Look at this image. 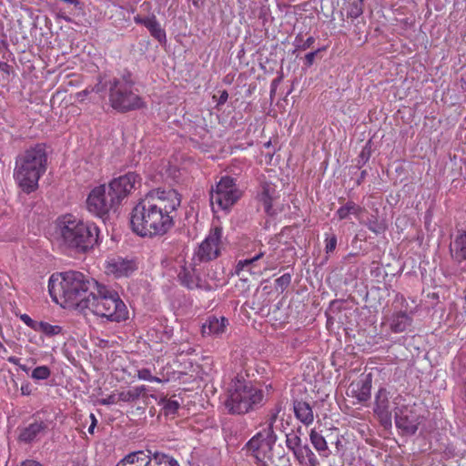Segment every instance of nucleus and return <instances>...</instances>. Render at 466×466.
I'll return each instance as SVG.
<instances>
[{
  "label": "nucleus",
  "instance_id": "obj_1",
  "mask_svg": "<svg viewBox=\"0 0 466 466\" xmlns=\"http://www.w3.org/2000/svg\"><path fill=\"white\" fill-rule=\"evenodd\" d=\"M181 198L175 189L157 188L140 198L130 212V228L142 238L166 235L175 226Z\"/></svg>",
  "mask_w": 466,
  "mask_h": 466
},
{
  "label": "nucleus",
  "instance_id": "obj_2",
  "mask_svg": "<svg viewBox=\"0 0 466 466\" xmlns=\"http://www.w3.org/2000/svg\"><path fill=\"white\" fill-rule=\"evenodd\" d=\"M92 90L96 93L107 90L110 106L119 113L136 111L147 106L144 98L135 90V81L130 73L120 77L107 78L106 76H99Z\"/></svg>",
  "mask_w": 466,
  "mask_h": 466
},
{
  "label": "nucleus",
  "instance_id": "obj_3",
  "mask_svg": "<svg viewBox=\"0 0 466 466\" xmlns=\"http://www.w3.org/2000/svg\"><path fill=\"white\" fill-rule=\"evenodd\" d=\"M97 281L82 272L69 270L52 275L48 282V290L53 300L63 307L75 308L83 299V296L95 289Z\"/></svg>",
  "mask_w": 466,
  "mask_h": 466
},
{
  "label": "nucleus",
  "instance_id": "obj_4",
  "mask_svg": "<svg viewBox=\"0 0 466 466\" xmlns=\"http://www.w3.org/2000/svg\"><path fill=\"white\" fill-rule=\"evenodd\" d=\"M95 290L77 305V310L85 315L92 313L112 322H121L128 319V310L118 293L97 282Z\"/></svg>",
  "mask_w": 466,
  "mask_h": 466
},
{
  "label": "nucleus",
  "instance_id": "obj_5",
  "mask_svg": "<svg viewBox=\"0 0 466 466\" xmlns=\"http://www.w3.org/2000/svg\"><path fill=\"white\" fill-rule=\"evenodd\" d=\"M57 232L67 248L80 254L92 249L97 244L99 236V228L94 222L73 214L58 218Z\"/></svg>",
  "mask_w": 466,
  "mask_h": 466
},
{
  "label": "nucleus",
  "instance_id": "obj_6",
  "mask_svg": "<svg viewBox=\"0 0 466 466\" xmlns=\"http://www.w3.org/2000/svg\"><path fill=\"white\" fill-rule=\"evenodd\" d=\"M46 165L47 154L44 144L26 149L16 160L15 177L24 191L30 193L35 190L40 177L46 170Z\"/></svg>",
  "mask_w": 466,
  "mask_h": 466
},
{
  "label": "nucleus",
  "instance_id": "obj_7",
  "mask_svg": "<svg viewBox=\"0 0 466 466\" xmlns=\"http://www.w3.org/2000/svg\"><path fill=\"white\" fill-rule=\"evenodd\" d=\"M263 390L237 376L231 382L226 407L233 414H246L262 404Z\"/></svg>",
  "mask_w": 466,
  "mask_h": 466
},
{
  "label": "nucleus",
  "instance_id": "obj_8",
  "mask_svg": "<svg viewBox=\"0 0 466 466\" xmlns=\"http://www.w3.org/2000/svg\"><path fill=\"white\" fill-rule=\"evenodd\" d=\"M241 197V191L235 180L223 177L210 190V204L213 212L228 210Z\"/></svg>",
  "mask_w": 466,
  "mask_h": 466
},
{
  "label": "nucleus",
  "instance_id": "obj_9",
  "mask_svg": "<svg viewBox=\"0 0 466 466\" xmlns=\"http://www.w3.org/2000/svg\"><path fill=\"white\" fill-rule=\"evenodd\" d=\"M276 441L274 431L261 430L247 442V454L254 459L256 466H268L266 460L270 457Z\"/></svg>",
  "mask_w": 466,
  "mask_h": 466
},
{
  "label": "nucleus",
  "instance_id": "obj_10",
  "mask_svg": "<svg viewBox=\"0 0 466 466\" xmlns=\"http://www.w3.org/2000/svg\"><path fill=\"white\" fill-rule=\"evenodd\" d=\"M86 204L89 213L101 218H106L111 210H116L119 207L106 184L92 188Z\"/></svg>",
  "mask_w": 466,
  "mask_h": 466
},
{
  "label": "nucleus",
  "instance_id": "obj_11",
  "mask_svg": "<svg viewBox=\"0 0 466 466\" xmlns=\"http://www.w3.org/2000/svg\"><path fill=\"white\" fill-rule=\"evenodd\" d=\"M401 396L395 399V425L402 435L411 436L416 433L421 423V417L417 412L415 405L401 404Z\"/></svg>",
  "mask_w": 466,
  "mask_h": 466
},
{
  "label": "nucleus",
  "instance_id": "obj_12",
  "mask_svg": "<svg viewBox=\"0 0 466 466\" xmlns=\"http://www.w3.org/2000/svg\"><path fill=\"white\" fill-rule=\"evenodd\" d=\"M116 466H179L177 460L165 453L151 454L143 451L125 456Z\"/></svg>",
  "mask_w": 466,
  "mask_h": 466
},
{
  "label": "nucleus",
  "instance_id": "obj_13",
  "mask_svg": "<svg viewBox=\"0 0 466 466\" xmlns=\"http://www.w3.org/2000/svg\"><path fill=\"white\" fill-rule=\"evenodd\" d=\"M221 238L222 228L220 227L212 228L195 252L194 260L208 262L217 258L220 254Z\"/></svg>",
  "mask_w": 466,
  "mask_h": 466
},
{
  "label": "nucleus",
  "instance_id": "obj_14",
  "mask_svg": "<svg viewBox=\"0 0 466 466\" xmlns=\"http://www.w3.org/2000/svg\"><path fill=\"white\" fill-rule=\"evenodd\" d=\"M141 185V177L135 172H127L112 179L108 187L118 206L127 198L137 187Z\"/></svg>",
  "mask_w": 466,
  "mask_h": 466
},
{
  "label": "nucleus",
  "instance_id": "obj_15",
  "mask_svg": "<svg viewBox=\"0 0 466 466\" xmlns=\"http://www.w3.org/2000/svg\"><path fill=\"white\" fill-rule=\"evenodd\" d=\"M258 251L252 257L240 259L235 267V274L243 281H248L249 276H259L264 268L269 264V257H267L266 266L262 268L258 261L266 256V251L262 249V245Z\"/></svg>",
  "mask_w": 466,
  "mask_h": 466
},
{
  "label": "nucleus",
  "instance_id": "obj_16",
  "mask_svg": "<svg viewBox=\"0 0 466 466\" xmlns=\"http://www.w3.org/2000/svg\"><path fill=\"white\" fill-rule=\"evenodd\" d=\"M134 22L137 25H144L149 31L151 36L157 40L160 44H165L167 42L166 31L161 27L159 22L157 19V16L154 14H151L148 16L137 15L134 16Z\"/></svg>",
  "mask_w": 466,
  "mask_h": 466
},
{
  "label": "nucleus",
  "instance_id": "obj_17",
  "mask_svg": "<svg viewBox=\"0 0 466 466\" xmlns=\"http://www.w3.org/2000/svg\"><path fill=\"white\" fill-rule=\"evenodd\" d=\"M374 413L385 427L391 425L389 393L385 389H380L375 398Z\"/></svg>",
  "mask_w": 466,
  "mask_h": 466
},
{
  "label": "nucleus",
  "instance_id": "obj_18",
  "mask_svg": "<svg viewBox=\"0 0 466 466\" xmlns=\"http://www.w3.org/2000/svg\"><path fill=\"white\" fill-rule=\"evenodd\" d=\"M385 324L393 333L406 331L412 324V317L406 311H395L385 317Z\"/></svg>",
  "mask_w": 466,
  "mask_h": 466
},
{
  "label": "nucleus",
  "instance_id": "obj_19",
  "mask_svg": "<svg viewBox=\"0 0 466 466\" xmlns=\"http://www.w3.org/2000/svg\"><path fill=\"white\" fill-rule=\"evenodd\" d=\"M106 271L114 274L116 278L127 277L136 269V264L133 260L124 259L122 258H113L106 262Z\"/></svg>",
  "mask_w": 466,
  "mask_h": 466
},
{
  "label": "nucleus",
  "instance_id": "obj_20",
  "mask_svg": "<svg viewBox=\"0 0 466 466\" xmlns=\"http://www.w3.org/2000/svg\"><path fill=\"white\" fill-rule=\"evenodd\" d=\"M369 377L352 381L347 390V395L355 398L358 402L367 401L370 398L371 389V380Z\"/></svg>",
  "mask_w": 466,
  "mask_h": 466
},
{
  "label": "nucleus",
  "instance_id": "obj_21",
  "mask_svg": "<svg viewBox=\"0 0 466 466\" xmlns=\"http://www.w3.org/2000/svg\"><path fill=\"white\" fill-rule=\"evenodd\" d=\"M228 324V320L225 317L209 316L202 325V335L219 336L226 331Z\"/></svg>",
  "mask_w": 466,
  "mask_h": 466
},
{
  "label": "nucleus",
  "instance_id": "obj_22",
  "mask_svg": "<svg viewBox=\"0 0 466 466\" xmlns=\"http://www.w3.org/2000/svg\"><path fill=\"white\" fill-rule=\"evenodd\" d=\"M47 428L48 425L46 421L34 418V421L21 431L19 440L26 443L32 442L39 435L45 433Z\"/></svg>",
  "mask_w": 466,
  "mask_h": 466
},
{
  "label": "nucleus",
  "instance_id": "obj_23",
  "mask_svg": "<svg viewBox=\"0 0 466 466\" xmlns=\"http://www.w3.org/2000/svg\"><path fill=\"white\" fill-rule=\"evenodd\" d=\"M452 259L458 263L466 261V230L460 232L450 245Z\"/></svg>",
  "mask_w": 466,
  "mask_h": 466
},
{
  "label": "nucleus",
  "instance_id": "obj_24",
  "mask_svg": "<svg viewBox=\"0 0 466 466\" xmlns=\"http://www.w3.org/2000/svg\"><path fill=\"white\" fill-rule=\"evenodd\" d=\"M293 410L297 420L305 426H309L314 421L313 409L309 403L304 400H294Z\"/></svg>",
  "mask_w": 466,
  "mask_h": 466
},
{
  "label": "nucleus",
  "instance_id": "obj_25",
  "mask_svg": "<svg viewBox=\"0 0 466 466\" xmlns=\"http://www.w3.org/2000/svg\"><path fill=\"white\" fill-rule=\"evenodd\" d=\"M278 198L276 186L271 183H263L258 194L259 201L263 204L265 212L271 215L273 200Z\"/></svg>",
  "mask_w": 466,
  "mask_h": 466
},
{
  "label": "nucleus",
  "instance_id": "obj_26",
  "mask_svg": "<svg viewBox=\"0 0 466 466\" xmlns=\"http://www.w3.org/2000/svg\"><path fill=\"white\" fill-rule=\"evenodd\" d=\"M309 441L320 456L325 458L329 456L330 451L328 447V442L322 434L317 431L316 429H312L310 431Z\"/></svg>",
  "mask_w": 466,
  "mask_h": 466
},
{
  "label": "nucleus",
  "instance_id": "obj_27",
  "mask_svg": "<svg viewBox=\"0 0 466 466\" xmlns=\"http://www.w3.org/2000/svg\"><path fill=\"white\" fill-rule=\"evenodd\" d=\"M286 446L289 451L293 452L299 461H301L304 458V449L301 447V439L295 432L292 431L286 434Z\"/></svg>",
  "mask_w": 466,
  "mask_h": 466
},
{
  "label": "nucleus",
  "instance_id": "obj_28",
  "mask_svg": "<svg viewBox=\"0 0 466 466\" xmlns=\"http://www.w3.org/2000/svg\"><path fill=\"white\" fill-rule=\"evenodd\" d=\"M364 208L353 201H348L341 206L336 212L339 220L346 219L350 214L357 218L363 213Z\"/></svg>",
  "mask_w": 466,
  "mask_h": 466
},
{
  "label": "nucleus",
  "instance_id": "obj_29",
  "mask_svg": "<svg viewBox=\"0 0 466 466\" xmlns=\"http://www.w3.org/2000/svg\"><path fill=\"white\" fill-rule=\"evenodd\" d=\"M145 391L146 386L144 385L134 387L126 391H121L117 394L118 401L133 402L138 400Z\"/></svg>",
  "mask_w": 466,
  "mask_h": 466
},
{
  "label": "nucleus",
  "instance_id": "obj_30",
  "mask_svg": "<svg viewBox=\"0 0 466 466\" xmlns=\"http://www.w3.org/2000/svg\"><path fill=\"white\" fill-rule=\"evenodd\" d=\"M177 277H178L180 283L183 286L187 287V289H192L198 287V281L195 277V274L189 268H187L186 267H182L180 271L178 272Z\"/></svg>",
  "mask_w": 466,
  "mask_h": 466
},
{
  "label": "nucleus",
  "instance_id": "obj_31",
  "mask_svg": "<svg viewBox=\"0 0 466 466\" xmlns=\"http://www.w3.org/2000/svg\"><path fill=\"white\" fill-rule=\"evenodd\" d=\"M35 331L42 332L48 337L61 333L62 328L58 325H52L46 321H39Z\"/></svg>",
  "mask_w": 466,
  "mask_h": 466
},
{
  "label": "nucleus",
  "instance_id": "obj_32",
  "mask_svg": "<svg viewBox=\"0 0 466 466\" xmlns=\"http://www.w3.org/2000/svg\"><path fill=\"white\" fill-rule=\"evenodd\" d=\"M281 410L280 406H276L274 409H271L267 417H266V427H264L262 430H268L270 431H274V424L277 421L278 416Z\"/></svg>",
  "mask_w": 466,
  "mask_h": 466
},
{
  "label": "nucleus",
  "instance_id": "obj_33",
  "mask_svg": "<svg viewBox=\"0 0 466 466\" xmlns=\"http://www.w3.org/2000/svg\"><path fill=\"white\" fill-rule=\"evenodd\" d=\"M50 375H51L50 369L47 366L43 365V366H38L32 370L31 378L35 380H44L48 379L50 377Z\"/></svg>",
  "mask_w": 466,
  "mask_h": 466
},
{
  "label": "nucleus",
  "instance_id": "obj_34",
  "mask_svg": "<svg viewBox=\"0 0 466 466\" xmlns=\"http://www.w3.org/2000/svg\"><path fill=\"white\" fill-rule=\"evenodd\" d=\"M315 43L313 36L308 37L306 40L303 39L300 34L297 35L294 40V46L296 50H306L309 48Z\"/></svg>",
  "mask_w": 466,
  "mask_h": 466
},
{
  "label": "nucleus",
  "instance_id": "obj_35",
  "mask_svg": "<svg viewBox=\"0 0 466 466\" xmlns=\"http://www.w3.org/2000/svg\"><path fill=\"white\" fill-rule=\"evenodd\" d=\"M137 378L142 380H147L150 382H158L160 383L162 380L156 376L151 374L150 370L148 369H141L137 370Z\"/></svg>",
  "mask_w": 466,
  "mask_h": 466
},
{
  "label": "nucleus",
  "instance_id": "obj_36",
  "mask_svg": "<svg viewBox=\"0 0 466 466\" xmlns=\"http://www.w3.org/2000/svg\"><path fill=\"white\" fill-rule=\"evenodd\" d=\"M179 408V403L176 400H167L164 404L165 415H175Z\"/></svg>",
  "mask_w": 466,
  "mask_h": 466
},
{
  "label": "nucleus",
  "instance_id": "obj_37",
  "mask_svg": "<svg viewBox=\"0 0 466 466\" xmlns=\"http://www.w3.org/2000/svg\"><path fill=\"white\" fill-rule=\"evenodd\" d=\"M368 228L375 234H381L386 230V225L383 222L377 220H370L367 224Z\"/></svg>",
  "mask_w": 466,
  "mask_h": 466
},
{
  "label": "nucleus",
  "instance_id": "obj_38",
  "mask_svg": "<svg viewBox=\"0 0 466 466\" xmlns=\"http://www.w3.org/2000/svg\"><path fill=\"white\" fill-rule=\"evenodd\" d=\"M362 13L363 10L361 5L357 2H353L348 10V16L350 18H358L362 15Z\"/></svg>",
  "mask_w": 466,
  "mask_h": 466
},
{
  "label": "nucleus",
  "instance_id": "obj_39",
  "mask_svg": "<svg viewBox=\"0 0 466 466\" xmlns=\"http://www.w3.org/2000/svg\"><path fill=\"white\" fill-rule=\"evenodd\" d=\"M290 281L291 276L289 273L283 274L275 280L277 288H279L281 290L286 289L290 284Z\"/></svg>",
  "mask_w": 466,
  "mask_h": 466
},
{
  "label": "nucleus",
  "instance_id": "obj_40",
  "mask_svg": "<svg viewBox=\"0 0 466 466\" xmlns=\"http://www.w3.org/2000/svg\"><path fill=\"white\" fill-rule=\"evenodd\" d=\"M325 242L326 253L333 252L337 246V237L335 235H331L329 238H326Z\"/></svg>",
  "mask_w": 466,
  "mask_h": 466
},
{
  "label": "nucleus",
  "instance_id": "obj_41",
  "mask_svg": "<svg viewBox=\"0 0 466 466\" xmlns=\"http://www.w3.org/2000/svg\"><path fill=\"white\" fill-rule=\"evenodd\" d=\"M20 319L30 329H34L35 331L37 329L38 322L36 320H34L29 315L27 314H22L20 316Z\"/></svg>",
  "mask_w": 466,
  "mask_h": 466
},
{
  "label": "nucleus",
  "instance_id": "obj_42",
  "mask_svg": "<svg viewBox=\"0 0 466 466\" xmlns=\"http://www.w3.org/2000/svg\"><path fill=\"white\" fill-rule=\"evenodd\" d=\"M35 390H36V389L34 388V386L29 381L23 382L20 388L22 396H30Z\"/></svg>",
  "mask_w": 466,
  "mask_h": 466
},
{
  "label": "nucleus",
  "instance_id": "obj_43",
  "mask_svg": "<svg viewBox=\"0 0 466 466\" xmlns=\"http://www.w3.org/2000/svg\"><path fill=\"white\" fill-rule=\"evenodd\" d=\"M94 88V86L92 87H86V89L78 92L76 94V100L79 102V103H84L88 95H90L91 93H93L94 91L92 90Z\"/></svg>",
  "mask_w": 466,
  "mask_h": 466
},
{
  "label": "nucleus",
  "instance_id": "obj_44",
  "mask_svg": "<svg viewBox=\"0 0 466 466\" xmlns=\"http://www.w3.org/2000/svg\"><path fill=\"white\" fill-rule=\"evenodd\" d=\"M118 402V396L116 394H110L106 398L102 399L100 403L103 405H111Z\"/></svg>",
  "mask_w": 466,
  "mask_h": 466
},
{
  "label": "nucleus",
  "instance_id": "obj_45",
  "mask_svg": "<svg viewBox=\"0 0 466 466\" xmlns=\"http://www.w3.org/2000/svg\"><path fill=\"white\" fill-rule=\"evenodd\" d=\"M463 309H464V313L461 314V315H457L455 318L457 323L466 322V290H464V296H463Z\"/></svg>",
  "mask_w": 466,
  "mask_h": 466
},
{
  "label": "nucleus",
  "instance_id": "obj_46",
  "mask_svg": "<svg viewBox=\"0 0 466 466\" xmlns=\"http://www.w3.org/2000/svg\"><path fill=\"white\" fill-rule=\"evenodd\" d=\"M303 449L306 451L307 456L309 457V461L310 464L314 466L317 463V458H316L315 454L307 445H305L303 447Z\"/></svg>",
  "mask_w": 466,
  "mask_h": 466
},
{
  "label": "nucleus",
  "instance_id": "obj_47",
  "mask_svg": "<svg viewBox=\"0 0 466 466\" xmlns=\"http://www.w3.org/2000/svg\"><path fill=\"white\" fill-rule=\"evenodd\" d=\"M317 53H318V50L314 51V52L308 53L305 56V64L308 66H310L313 64Z\"/></svg>",
  "mask_w": 466,
  "mask_h": 466
},
{
  "label": "nucleus",
  "instance_id": "obj_48",
  "mask_svg": "<svg viewBox=\"0 0 466 466\" xmlns=\"http://www.w3.org/2000/svg\"><path fill=\"white\" fill-rule=\"evenodd\" d=\"M228 98V93L226 90H222L218 100V106L224 105L227 102Z\"/></svg>",
  "mask_w": 466,
  "mask_h": 466
},
{
  "label": "nucleus",
  "instance_id": "obj_49",
  "mask_svg": "<svg viewBox=\"0 0 466 466\" xmlns=\"http://www.w3.org/2000/svg\"><path fill=\"white\" fill-rule=\"evenodd\" d=\"M140 9L146 13H150L152 5L150 2L145 1L140 5Z\"/></svg>",
  "mask_w": 466,
  "mask_h": 466
},
{
  "label": "nucleus",
  "instance_id": "obj_50",
  "mask_svg": "<svg viewBox=\"0 0 466 466\" xmlns=\"http://www.w3.org/2000/svg\"><path fill=\"white\" fill-rule=\"evenodd\" d=\"M20 466H43V465L35 461L28 460V461L22 462V464Z\"/></svg>",
  "mask_w": 466,
  "mask_h": 466
},
{
  "label": "nucleus",
  "instance_id": "obj_51",
  "mask_svg": "<svg viewBox=\"0 0 466 466\" xmlns=\"http://www.w3.org/2000/svg\"><path fill=\"white\" fill-rule=\"evenodd\" d=\"M8 350L5 346L0 341V358L5 359L7 355Z\"/></svg>",
  "mask_w": 466,
  "mask_h": 466
},
{
  "label": "nucleus",
  "instance_id": "obj_52",
  "mask_svg": "<svg viewBox=\"0 0 466 466\" xmlns=\"http://www.w3.org/2000/svg\"><path fill=\"white\" fill-rule=\"evenodd\" d=\"M7 361L14 365H19L20 364V359L15 356H10L7 358Z\"/></svg>",
  "mask_w": 466,
  "mask_h": 466
},
{
  "label": "nucleus",
  "instance_id": "obj_53",
  "mask_svg": "<svg viewBox=\"0 0 466 466\" xmlns=\"http://www.w3.org/2000/svg\"><path fill=\"white\" fill-rule=\"evenodd\" d=\"M366 174H367V172H366L365 170H363V171L361 172V175H360V178H359V179H358V181H357V184H358V185H360V184H361V181H362V179L365 177Z\"/></svg>",
  "mask_w": 466,
  "mask_h": 466
},
{
  "label": "nucleus",
  "instance_id": "obj_54",
  "mask_svg": "<svg viewBox=\"0 0 466 466\" xmlns=\"http://www.w3.org/2000/svg\"><path fill=\"white\" fill-rule=\"evenodd\" d=\"M461 87L466 88V75L461 76Z\"/></svg>",
  "mask_w": 466,
  "mask_h": 466
},
{
  "label": "nucleus",
  "instance_id": "obj_55",
  "mask_svg": "<svg viewBox=\"0 0 466 466\" xmlns=\"http://www.w3.org/2000/svg\"><path fill=\"white\" fill-rule=\"evenodd\" d=\"M96 426V425H95V423H91V424H90V426H89V428H88V432H89L90 434H93V433H94V430H95Z\"/></svg>",
  "mask_w": 466,
  "mask_h": 466
},
{
  "label": "nucleus",
  "instance_id": "obj_56",
  "mask_svg": "<svg viewBox=\"0 0 466 466\" xmlns=\"http://www.w3.org/2000/svg\"><path fill=\"white\" fill-rule=\"evenodd\" d=\"M90 419H91V423H95V425H96L97 420L96 419V416L93 413L90 414Z\"/></svg>",
  "mask_w": 466,
  "mask_h": 466
},
{
  "label": "nucleus",
  "instance_id": "obj_57",
  "mask_svg": "<svg viewBox=\"0 0 466 466\" xmlns=\"http://www.w3.org/2000/svg\"><path fill=\"white\" fill-rule=\"evenodd\" d=\"M18 366L23 371L27 372L28 368L25 365L19 364Z\"/></svg>",
  "mask_w": 466,
  "mask_h": 466
},
{
  "label": "nucleus",
  "instance_id": "obj_58",
  "mask_svg": "<svg viewBox=\"0 0 466 466\" xmlns=\"http://www.w3.org/2000/svg\"><path fill=\"white\" fill-rule=\"evenodd\" d=\"M278 82H279L278 79L273 80V82H272V86H273L272 91L275 89Z\"/></svg>",
  "mask_w": 466,
  "mask_h": 466
}]
</instances>
